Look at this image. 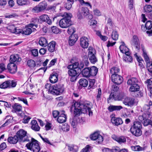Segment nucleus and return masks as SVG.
Returning <instances> with one entry per match:
<instances>
[{"instance_id": "nucleus-52", "label": "nucleus", "mask_w": 152, "mask_h": 152, "mask_svg": "<svg viewBox=\"0 0 152 152\" xmlns=\"http://www.w3.org/2000/svg\"><path fill=\"white\" fill-rule=\"evenodd\" d=\"M97 95L96 96V100L98 101L101 99V96L102 95L101 89L100 88H99L98 89L97 91Z\"/></svg>"}, {"instance_id": "nucleus-21", "label": "nucleus", "mask_w": 152, "mask_h": 152, "mask_svg": "<svg viewBox=\"0 0 152 152\" xmlns=\"http://www.w3.org/2000/svg\"><path fill=\"white\" fill-rule=\"evenodd\" d=\"M89 104L88 103H85L82 104H79L78 107L81 108L82 113H86L88 112V111H89V109L90 108L89 106Z\"/></svg>"}, {"instance_id": "nucleus-50", "label": "nucleus", "mask_w": 152, "mask_h": 152, "mask_svg": "<svg viewBox=\"0 0 152 152\" xmlns=\"http://www.w3.org/2000/svg\"><path fill=\"white\" fill-rule=\"evenodd\" d=\"M143 56L144 58V60L146 63L147 64V63L150 62L151 61H150L149 58L148 56L147 55L146 51L145 50H143Z\"/></svg>"}, {"instance_id": "nucleus-54", "label": "nucleus", "mask_w": 152, "mask_h": 152, "mask_svg": "<svg viewBox=\"0 0 152 152\" xmlns=\"http://www.w3.org/2000/svg\"><path fill=\"white\" fill-rule=\"evenodd\" d=\"M75 31V28L73 27H69L67 30V32L69 34H74L73 33Z\"/></svg>"}, {"instance_id": "nucleus-63", "label": "nucleus", "mask_w": 152, "mask_h": 152, "mask_svg": "<svg viewBox=\"0 0 152 152\" xmlns=\"http://www.w3.org/2000/svg\"><path fill=\"white\" fill-rule=\"evenodd\" d=\"M148 85L147 86L148 88H150V89L152 88V79L151 78L147 80Z\"/></svg>"}, {"instance_id": "nucleus-23", "label": "nucleus", "mask_w": 152, "mask_h": 152, "mask_svg": "<svg viewBox=\"0 0 152 152\" xmlns=\"http://www.w3.org/2000/svg\"><path fill=\"white\" fill-rule=\"evenodd\" d=\"M78 39L77 35L76 34H72L69 37V44L71 46L73 45Z\"/></svg>"}, {"instance_id": "nucleus-27", "label": "nucleus", "mask_w": 152, "mask_h": 152, "mask_svg": "<svg viewBox=\"0 0 152 152\" xmlns=\"http://www.w3.org/2000/svg\"><path fill=\"white\" fill-rule=\"evenodd\" d=\"M58 74L56 73H53L51 74L49 77L50 81L52 83H55L58 80Z\"/></svg>"}, {"instance_id": "nucleus-24", "label": "nucleus", "mask_w": 152, "mask_h": 152, "mask_svg": "<svg viewBox=\"0 0 152 152\" xmlns=\"http://www.w3.org/2000/svg\"><path fill=\"white\" fill-rule=\"evenodd\" d=\"M145 26L147 29L149 31H146V33L149 36H151L152 35V30H151L152 28V21L149 20L146 22L145 25Z\"/></svg>"}, {"instance_id": "nucleus-1", "label": "nucleus", "mask_w": 152, "mask_h": 152, "mask_svg": "<svg viewBox=\"0 0 152 152\" xmlns=\"http://www.w3.org/2000/svg\"><path fill=\"white\" fill-rule=\"evenodd\" d=\"M16 136L18 138L19 142H29L32 138L29 135L27 134V132L22 129L18 131L17 133Z\"/></svg>"}, {"instance_id": "nucleus-44", "label": "nucleus", "mask_w": 152, "mask_h": 152, "mask_svg": "<svg viewBox=\"0 0 152 152\" xmlns=\"http://www.w3.org/2000/svg\"><path fill=\"white\" fill-rule=\"evenodd\" d=\"M131 148L132 151H140L144 150V148L140 147L138 145L131 146Z\"/></svg>"}, {"instance_id": "nucleus-58", "label": "nucleus", "mask_w": 152, "mask_h": 152, "mask_svg": "<svg viewBox=\"0 0 152 152\" xmlns=\"http://www.w3.org/2000/svg\"><path fill=\"white\" fill-rule=\"evenodd\" d=\"M83 61L84 62L85 66H88L89 64V62L87 56H83Z\"/></svg>"}, {"instance_id": "nucleus-43", "label": "nucleus", "mask_w": 152, "mask_h": 152, "mask_svg": "<svg viewBox=\"0 0 152 152\" xmlns=\"http://www.w3.org/2000/svg\"><path fill=\"white\" fill-rule=\"evenodd\" d=\"M45 88L48 89V92L52 94L53 93V86H51L50 83H48L45 84Z\"/></svg>"}, {"instance_id": "nucleus-28", "label": "nucleus", "mask_w": 152, "mask_h": 152, "mask_svg": "<svg viewBox=\"0 0 152 152\" xmlns=\"http://www.w3.org/2000/svg\"><path fill=\"white\" fill-rule=\"evenodd\" d=\"M79 118L77 116H74L70 120V122L73 128H75L78 123Z\"/></svg>"}, {"instance_id": "nucleus-36", "label": "nucleus", "mask_w": 152, "mask_h": 152, "mask_svg": "<svg viewBox=\"0 0 152 152\" xmlns=\"http://www.w3.org/2000/svg\"><path fill=\"white\" fill-rule=\"evenodd\" d=\"M16 2L18 5L20 6H26L30 4L29 0H17Z\"/></svg>"}, {"instance_id": "nucleus-33", "label": "nucleus", "mask_w": 152, "mask_h": 152, "mask_svg": "<svg viewBox=\"0 0 152 152\" xmlns=\"http://www.w3.org/2000/svg\"><path fill=\"white\" fill-rule=\"evenodd\" d=\"M138 82V80L137 78L132 77L128 80L127 83L129 85H138L137 83Z\"/></svg>"}, {"instance_id": "nucleus-49", "label": "nucleus", "mask_w": 152, "mask_h": 152, "mask_svg": "<svg viewBox=\"0 0 152 152\" xmlns=\"http://www.w3.org/2000/svg\"><path fill=\"white\" fill-rule=\"evenodd\" d=\"M147 67L148 71L150 73V75L152 76V61L147 63Z\"/></svg>"}, {"instance_id": "nucleus-9", "label": "nucleus", "mask_w": 152, "mask_h": 152, "mask_svg": "<svg viewBox=\"0 0 152 152\" xmlns=\"http://www.w3.org/2000/svg\"><path fill=\"white\" fill-rule=\"evenodd\" d=\"M53 95H59L62 94L64 91V85L58 83L53 86Z\"/></svg>"}, {"instance_id": "nucleus-13", "label": "nucleus", "mask_w": 152, "mask_h": 152, "mask_svg": "<svg viewBox=\"0 0 152 152\" xmlns=\"http://www.w3.org/2000/svg\"><path fill=\"white\" fill-rule=\"evenodd\" d=\"M111 79L113 82L117 85L120 84L123 81L122 77L118 75H112Z\"/></svg>"}, {"instance_id": "nucleus-37", "label": "nucleus", "mask_w": 152, "mask_h": 152, "mask_svg": "<svg viewBox=\"0 0 152 152\" xmlns=\"http://www.w3.org/2000/svg\"><path fill=\"white\" fill-rule=\"evenodd\" d=\"M123 108L121 106L110 105L108 107V109L110 112L115 110H119Z\"/></svg>"}, {"instance_id": "nucleus-18", "label": "nucleus", "mask_w": 152, "mask_h": 152, "mask_svg": "<svg viewBox=\"0 0 152 152\" xmlns=\"http://www.w3.org/2000/svg\"><path fill=\"white\" fill-rule=\"evenodd\" d=\"M39 19L41 22H45L49 25H51L52 22L51 20L50 19L48 16L46 14H43L39 17Z\"/></svg>"}, {"instance_id": "nucleus-17", "label": "nucleus", "mask_w": 152, "mask_h": 152, "mask_svg": "<svg viewBox=\"0 0 152 152\" xmlns=\"http://www.w3.org/2000/svg\"><path fill=\"white\" fill-rule=\"evenodd\" d=\"M80 45L84 48H87L89 45L88 39L86 37H83L80 39Z\"/></svg>"}, {"instance_id": "nucleus-26", "label": "nucleus", "mask_w": 152, "mask_h": 152, "mask_svg": "<svg viewBox=\"0 0 152 152\" xmlns=\"http://www.w3.org/2000/svg\"><path fill=\"white\" fill-rule=\"evenodd\" d=\"M31 128L35 131H39L40 129V127L39 126L37 121L35 120H33L31 122Z\"/></svg>"}, {"instance_id": "nucleus-64", "label": "nucleus", "mask_w": 152, "mask_h": 152, "mask_svg": "<svg viewBox=\"0 0 152 152\" xmlns=\"http://www.w3.org/2000/svg\"><path fill=\"white\" fill-rule=\"evenodd\" d=\"M52 31L55 33L57 34L59 32V30L56 26H53L51 27Z\"/></svg>"}, {"instance_id": "nucleus-15", "label": "nucleus", "mask_w": 152, "mask_h": 152, "mask_svg": "<svg viewBox=\"0 0 152 152\" xmlns=\"http://www.w3.org/2000/svg\"><path fill=\"white\" fill-rule=\"evenodd\" d=\"M122 98V96L120 94H116V93L115 92H112L110 94L109 97L107 99V102H109V101L110 99L114 100H120Z\"/></svg>"}, {"instance_id": "nucleus-7", "label": "nucleus", "mask_w": 152, "mask_h": 152, "mask_svg": "<svg viewBox=\"0 0 152 152\" xmlns=\"http://www.w3.org/2000/svg\"><path fill=\"white\" fill-rule=\"evenodd\" d=\"M70 66V65H68L67 66V68L69 69V70L68 72V73L69 75L71 76V77L70 78V81L71 82H74L76 80L78 76L77 71L76 70L74 69L73 67H71V68H69V66Z\"/></svg>"}, {"instance_id": "nucleus-35", "label": "nucleus", "mask_w": 152, "mask_h": 152, "mask_svg": "<svg viewBox=\"0 0 152 152\" xmlns=\"http://www.w3.org/2000/svg\"><path fill=\"white\" fill-rule=\"evenodd\" d=\"M39 45L43 47H46L48 45V41L46 38L44 37H41L39 42Z\"/></svg>"}, {"instance_id": "nucleus-25", "label": "nucleus", "mask_w": 152, "mask_h": 152, "mask_svg": "<svg viewBox=\"0 0 152 152\" xmlns=\"http://www.w3.org/2000/svg\"><path fill=\"white\" fill-rule=\"evenodd\" d=\"M134 99L130 98H126L123 101V103L126 105L132 106L134 103Z\"/></svg>"}, {"instance_id": "nucleus-6", "label": "nucleus", "mask_w": 152, "mask_h": 152, "mask_svg": "<svg viewBox=\"0 0 152 152\" xmlns=\"http://www.w3.org/2000/svg\"><path fill=\"white\" fill-rule=\"evenodd\" d=\"M71 63L72 64L70 65V66L69 67V68L73 67L74 69H76L77 71H81V69L84 67V64L83 62H79L78 61H75L73 59H72L71 60Z\"/></svg>"}, {"instance_id": "nucleus-10", "label": "nucleus", "mask_w": 152, "mask_h": 152, "mask_svg": "<svg viewBox=\"0 0 152 152\" xmlns=\"http://www.w3.org/2000/svg\"><path fill=\"white\" fill-rule=\"evenodd\" d=\"M90 138L91 140H96L98 144L101 143L103 140L102 136L98 132H95L91 135Z\"/></svg>"}, {"instance_id": "nucleus-29", "label": "nucleus", "mask_w": 152, "mask_h": 152, "mask_svg": "<svg viewBox=\"0 0 152 152\" xmlns=\"http://www.w3.org/2000/svg\"><path fill=\"white\" fill-rule=\"evenodd\" d=\"M56 44V42L54 41H52L49 43L47 45L48 50L51 52H54L55 50Z\"/></svg>"}, {"instance_id": "nucleus-59", "label": "nucleus", "mask_w": 152, "mask_h": 152, "mask_svg": "<svg viewBox=\"0 0 152 152\" xmlns=\"http://www.w3.org/2000/svg\"><path fill=\"white\" fill-rule=\"evenodd\" d=\"M72 3H70L69 2H67L64 5V7L68 10H69L72 7Z\"/></svg>"}, {"instance_id": "nucleus-32", "label": "nucleus", "mask_w": 152, "mask_h": 152, "mask_svg": "<svg viewBox=\"0 0 152 152\" xmlns=\"http://www.w3.org/2000/svg\"><path fill=\"white\" fill-rule=\"evenodd\" d=\"M112 137L114 140L117 141L120 144L123 143H124L126 142V138L124 136L117 137L116 136H114Z\"/></svg>"}, {"instance_id": "nucleus-51", "label": "nucleus", "mask_w": 152, "mask_h": 152, "mask_svg": "<svg viewBox=\"0 0 152 152\" xmlns=\"http://www.w3.org/2000/svg\"><path fill=\"white\" fill-rule=\"evenodd\" d=\"M144 10L147 13H150L152 11V6L150 5H146L144 7Z\"/></svg>"}, {"instance_id": "nucleus-62", "label": "nucleus", "mask_w": 152, "mask_h": 152, "mask_svg": "<svg viewBox=\"0 0 152 152\" xmlns=\"http://www.w3.org/2000/svg\"><path fill=\"white\" fill-rule=\"evenodd\" d=\"M121 52L123 53H125V55L130 54V53L129 51V49L128 48H125V50H124L123 49L121 50Z\"/></svg>"}, {"instance_id": "nucleus-3", "label": "nucleus", "mask_w": 152, "mask_h": 152, "mask_svg": "<svg viewBox=\"0 0 152 152\" xmlns=\"http://www.w3.org/2000/svg\"><path fill=\"white\" fill-rule=\"evenodd\" d=\"M30 142L27 143L26 145L28 149L30 150L33 152H38L40 150V148L38 142L32 138Z\"/></svg>"}, {"instance_id": "nucleus-61", "label": "nucleus", "mask_w": 152, "mask_h": 152, "mask_svg": "<svg viewBox=\"0 0 152 152\" xmlns=\"http://www.w3.org/2000/svg\"><path fill=\"white\" fill-rule=\"evenodd\" d=\"M61 113V111L59 112L57 110H54L53 111V115L54 118H56L58 115H59Z\"/></svg>"}, {"instance_id": "nucleus-19", "label": "nucleus", "mask_w": 152, "mask_h": 152, "mask_svg": "<svg viewBox=\"0 0 152 152\" xmlns=\"http://www.w3.org/2000/svg\"><path fill=\"white\" fill-rule=\"evenodd\" d=\"M64 110L61 111V113L58 116L57 121L59 123H62L65 122L66 120V115L64 113Z\"/></svg>"}, {"instance_id": "nucleus-14", "label": "nucleus", "mask_w": 152, "mask_h": 152, "mask_svg": "<svg viewBox=\"0 0 152 152\" xmlns=\"http://www.w3.org/2000/svg\"><path fill=\"white\" fill-rule=\"evenodd\" d=\"M16 83L13 80H8L4 82L0 85V88H5L7 87H14L15 86Z\"/></svg>"}, {"instance_id": "nucleus-45", "label": "nucleus", "mask_w": 152, "mask_h": 152, "mask_svg": "<svg viewBox=\"0 0 152 152\" xmlns=\"http://www.w3.org/2000/svg\"><path fill=\"white\" fill-rule=\"evenodd\" d=\"M79 83L80 85L84 87H86L88 84V80L85 78H81L79 81Z\"/></svg>"}, {"instance_id": "nucleus-55", "label": "nucleus", "mask_w": 152, "mask_h": 152, "mask_svg": "<svg viewBox=\"0 0 152 152\" xmlns=\"http://www.w3.org/2000/svg\"><path fill=\"white\" fill-rule=\"evenodd\" d=\"M91 147L89 145H87L85 148L82 149L80 152H90Z\"/></svg>"}, {"instance_id": "nucleus-16", "label": "nucleus", "mask_w": 152, "mask_h": 152, "mask_svg": "<svg viewBox=\"0 0 152 152\" xmlns=\"http://www.w3.org/2000/svg\"><path fill=\"white\" fill-rule=\"evenodd\" d=\"M7 68L9 72L12 74H14L17 71V68L15 63H10L7 65Z\"/></svg>"}, {"instance_id": "nucleus-42", "label": "nucleus", "mask_w": 152, "mask_h": 152, "mask_svg": "<svg viewBox=\"0 0 152 152\" xmlns=\"http://www.w3.org/2000/svg\"><path fill=\"white\" fill-rule=\"evenodd\" d=\"M143 110L144 113L148 115H149L150 114V106L148 105H145L143 108Z\"/></svg>"}, {"instance_id": "nucleus-20", "label": "nucleus", "mask_w": 152, "mask_h": 152, "mask_svg": "<svg viewBox=\"0 0 152 152\" xmlns=\"http://www.w3.org/2000/svg\"><path fill=\"white\" fill-rule=\"evenodd\" d=\"M21 58L19 56V55L16 54L11 55L10 56V63H17L21 61Z\"/></svg>"}, {"instance_id": "nucleus-8", "label": "nucleus", "mask_w": 152, "mask_h": 152, "mask_svg": "<svg viewBox=\"0 0 152 152\" xmlns=\"http://www.w3.org/2000/svg\"><path fill=\"white\" fill-rule=\"evenodd\" d=\"M89 52L88 57L90 62L92 64H94L97 61V59L95 56V50L92 48H89Z\"/></svg>"}, {"instance_id": "nucleus-31", "label": "nucleus", "mask_w": 152, "mask_h": 152, "mask_svg": "<svg viewBox=\"0 0 152 152\" xmlns=\"http://www.w3.org/2000/svg\"><path fill=\"white\" fill-rule=\"evenodd\" d=\"M81 71L84 77H90L89 67L85 68Z\"/></svg>"}, {"instance_id": "nucleus-30", "label": "nucleus", "mask_w": 152, "mask_h": 152, "mask_svg": "<svg viewBox=\"0 0 152 152\" xmlns=\"http://www.w3.org/2000/svg\"><path fill=\"white\" fill-rule=\"evenodd\" d=\"M17 137L16 135H15L14 137H9L7 139L8 142L12 144H16L19 141L18 138Z\"/></svg>"}, {"instance_id": "nucleus-11", "label": "nucleus", "mask_w": 152, "mask_h": 152, "mask_svg": "<svg viewBox=\"0 0 152 152\" xmlns=\"http://www.w3.org/2000/svg\"><path fill=\"white\" fill-rule=\"evenodd\" d=\"M131 44L135 47L138 51L140 50V41L137 36L134 35L133 36L131 41Z\"/></svg>"}, {"instance_id": "nucleus-5", "label": "nucleus", "mask_w": 152, "mask_h": 152, "mask_svg": "<svg viewBox=\"0 0 152 152\" xmlns=\"http://www.w3.org/2000/svg\"><path fill=\"white\" fill-rule=\"evenodd\" d=\"M47 7V4L45 1L40 2L37 5L34 7L32 11L34 12L39 13L45 10Z\"/></svg>"}, {"instance_id": "nucleus-22", "label": "nucleus", "mask_w": 152, "mask_h": 152, "mask_svg": "<svg viewBox=\"0 0 152 152\" xmlns=\"http://www.w3.org/2000/svg\"><path fill=\"white\" fill-rule=\"evenodd\" d=\"M111 121L113 124H114L116 126H118L123 123V121L121 118L115 117H112Z\"/></svg>"}, {"instance_id": "nucleus-47", "label": "nucleus", "mask_w": 152, "mask_h": 152, "mask_svg": "<svg viewBox=\"0 0 152 152\" xmlns=\"http://www.w3.org/2000/svg\"><path fill=\"white\" fill-rule=\"evenodd\" d=\"M111 37L113 40H116L118 39V34L116 31L114 30L113 31L111 34Z\"/></svg>"}, {"instance_id": "nucleus-40", "label": "nucleus", "mask_w": 152, "mask_h": 152, "mask_svg": "<svg viewBox=\"0 0 152 152\" xmlns=\"http://www.w3.org/2000/svg\"><path fill=\"white\" fill-rule=\"evenodd\" d=\"M124 61L127 63H131L132 61L133 58L130 54L126 55L123 58Z\"/></svg>"}, {"instance_id": "nucleus-46", "label": "nucleus", "mask_w": 152, "mask_h": 152, "mask_svg": "<svg viewBox=\"0 0 152 152\" xmlns=\"http://www.w3.org/2000/svg\"><path fill=\"white\" fill-rule=\"evenodd\" d=\"M120 70L119 68L117 67H113L110 70V73L112 75H117L116 74L119 72Z\"/></svg>"}, {"instance_id": "nucleus-41", "label": "nucleus", "mask_w": 152, "mask_h": 152, "mask_svg": "<svg viewBox=\"0 0 152 152\" xmlns=\"http://www.w3.org/2000/svg\"><path fill=\"white\" fill-rule=\"evenodd\" d=\"M32 32V29L28 26L26 27L23 30H22V34L25 35L30 34Z\"/></svg>"}, {"instance_id": "nucleus-39", "label": "nucleus", "mask_w": 152, "mask_h": 152, "mask_svg": "<svg viewBox=\"0 0 152 152\" xmlns=\"http://www.w3.org/2000/svg\"><path fill=\"white\" fill-rule=\"evenodd\" d=\"M140 86L138 85H132L129 88V91L132 92H136L139 91Z\"/></svg>"}, {"instance_id": "nucleus-56", "label": "nucleus", "mask_w": 152, "mask_h": 152, "mask_svg": "<svg viewBox=\"0 0 152 152\" xmlns=\"http://www.w3.org/2000/svg\"><path fill=\"white\" fill-rule=\"evenodd\" d=\"M62 130L64 131H68L69 129V126L66 123H65L62 126Z\"/></svg>"}, {"instance_id": "nucleus-53", "label": "nucleus", "mask_w": 152, "mask_h": 152, "mask_svg": "<svg viewBox=\"0 0 152 152\" xmlns=\"http://www.w3.org/2000/svg\"><path fill=\"white\" fill-rule=\"evenodd\" d=\"M82 14L84 16L88 15L89 13L88 10L87 8H83L82 9Z\"/></svg>"}, {"instance_id": "nucleus-2", "label": "nucleus", "mask_w": 152, "mask_h": 152, "mask_svg": "<svg viewBox=\"0 0 152 152\" xmlns=\"http://www.w3.org/2000/svg\"><path fill=\"white\" fill-rule=\"evenodd\" d=\"M142 126L141 123L139 121L134 122L133 125L132 126L130 131L131 133L136 136H139L142 134L141 130Z\"/></svg>"}, {"instance_id": "nucleus-12", "label": "nucleus", "mask_w": 152, "mask_h": 152, "mask_svg": "<svg viewBox=\"0 0 152 152\" xmlns=\"http://www.w3.org/2000/svg\"><path fill=\"white\" fill-rule=\"evenodd\" d=\"M78 106L79 103L77 102L75 103L74 104L72 105L71 108V110H73L75 114L74 116H79L81 113H82L81 112V108L78 107Z\"/></svg>"}, {"instance_id": "nucleus-38", "label": "nucleus", "mask_w": 152, "mask_h": 152, "mask_svg": "<svg viewBox=\"0 0 152 152\" xmlns=\"http://www.w3.org/2000/svg\"><path fill=\"white\" fill-rule=\"evenodd\" d=\"M12 107L15 112H20L21 111L22 109V106L18 103H15L12 106Z\"/></svg>"}, {"instance_id": "nucleus-4", "label": "nucleus", "mask_w": 152, "mask_h": 152, "mask_svg": "<svg viewBox=\"0 0 152 152\" xmlns=\"http://www.w3.org/2000/svg\"><path fill=\"white\" fill-rule=\"evenodd\" d=\"M66 16L62 18L58 22L59 25L62 28H66L70 26L71 24V14L66 13Z\"/></svg>"}, {"instance_id": "nucleus-34", "label": "nucleus", "mask_w": 152, "mask_h": 152, "mask_svg": "<svg viewBox=\"0 0 152 152\" xmlns=\"http://www.w3.org/2000/svg\"><path fill=\"white\" fill-rule=\"evenodd\" d=\"M90 76H94L96 75L98 71V69L95 66L89 67Z\"/></svg>"}, {"instance_id": "nucleus-57", "label": "nucleus", "mask_w": 152, "mask_h": 152, "mask_svg": "<svg viewBox=\"0 0 152 152\" xmlns=\"http://www.w3.org/2000/svg\"><path fill=\"white\" fill-rule=\"evenodd\" d=\"M107 25L109 26V28H112L113 27V24L112 21L111 19L109 18L107 20Z\"/></svg>"}, {"instance_id": "nucleus-60", "label": "nucleus", "mask_w": 152, "mask_h": 152, "mask_svg": "<svg viewBox=\"0 0 152 152\" xmlns=\"http://www.w3.org/2000/svg\"><path fill=\"white\" fill-rule=\"evenodd\" d=\"M8 28L9 29L10 31L11 32L14 33V32L15 31V29L16 27L14 25H11L10 26H9Z\"/></svg>"}, {"instance_id": "nucleus-48", "label": "nucleus", "mask_w": 152, "mask_h": 152, "mask_svg": "<svg viewBox=\"0 0 152 152\" xmlns=\"http://www.w3.org/2000/svg\"><path fill=\"white\" fill-rule=\"evenodd\" d=\"M27 64L29 67L31 68H34L36 66V63L33 60H29L27 61Z\"/></svg>"}]
</instances>
